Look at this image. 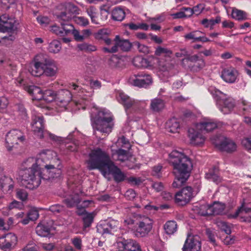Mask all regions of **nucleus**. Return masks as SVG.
Masks as SVG:
<instances>
[{
	"mask_svg": "<svg viewBox=\"0 0 251 251\" xmlns=\"http://www.w3.org/2000/svg\"><path fill=\"white\" fill-rule=\"evenodd\" d=\"M9 104L8 100L4 97H0V111L4 112Z\"/></svg>",
	"mask_w": 251,
	"mask_h": 251,
	"instance_id": "56",
	"label": "nucleus"
},
{
	"mask_svg": "<svg viewBox=\"0 0 251 251\" xmlns=\"http://www.w3.org/2000/svg\"><path fill=\"white\" fill-rule=\"evenodd\" d=\"M201 245L200 237L189 235L182 248L183 251H200Z\"/></svg>",
	"mask_w": 251,
	"mask_h": 251,
	"instance_id": "22",
	"label": "nucleus"
},
{
	"mask_svg": "<svg viewBox=\"0 0 251 251\" xmlns=\"http://www.w3.org/2000/svg\"><path fill=\"white\" fill-rule=\"evenodd\" d=\"M58 71L57 62L43 54H39L35 56L33 66L29 69L31 75L34 76L44 75L47 77H54Z\"/></svg>",
	"mask_w": 251,
	"mask_h": 251,
	"instance_id": "4",
	"label": "nucleus"
},
{
	"mask_svg": "<svg viewBox=\"0 0 251 251\" xmlns=\"http://www.w3.org/2000/svg\"><path fill=\"white\" fill-rule=\"evenodd\" d=\"M5 32H7V31H2V28L0 27V43L3 45L10 44L11 42L15 39L14 36L12 34H10L8 36L4 35L3 34Z\"/></svg>",
	"mask_w": 251,
	"mask_h": 251,
	"instance_id": "42",
	"label": "nucleus"
},
{
	"mask_svg": "<svg viewBox=\"0 0 251 251\" xmlns=\"http://www.w3.org/2000/svg\"><path fill=\"white\" fill-rule=\"evenodd\" d=\"M17 237L12 233H8L0 237V249L3 251H11L17 244Z\"/></svg>",
	"mask_w": 251,
	"mask_h": 251,
	"instance_id": "18",
	"label": "nucleus"
},
{
	"mask_svg": "<svg viewBox=\"0 0 251 251\" xmlns=\"http://www.w3.org/2000/svg\"><path fill=\"white\" fill-rule=\"evenodd\" d=\"M169 161L173 167V173L175 176L173 186L179 187L190 176L193 167L191 160L183 153L174 150L169 154Z\"/></svg>",
	"mask_w": 251,
	"mask_h": 251,
	"instance_id": "3",
	"label": "nucleus"
},
{
	"mask_svg": "<svg viewBox=\"0 0 251 251\" xmlns=\"http://www.w3.org/2000/svg\"><path fill=\"white\" fill-rule=\"evenodd\" d=\"M65 8L69 11L68 13H66L63 10H59L60 12H56L55 14V16L61 24V27L56 24L50 27V30L51 32L59 36L67 35L65 28L69 25L68 23L71 20L72 13L76 12L77 10L76 7L70 4L67 5Z\"/></svg>",
	"mask_w": 251,
	"mask_h": 251,
	"instance_id": "7",
	"label": "nucleus"
},
{
	"mask_svg": "<svg viewBox=\"0 0 251 251\" xmlns=\"http://www.w3.org/2000/svg\"><path fill=\"white\" fill-rule=\"evenodd\" d=\"M130 82L134 86L146 88L152 83V78L150 75L141 73L131 76Z\"/></svg>",
	"mask_w": 251,
	"mask_h": 251,
	"instance_id": "20",
	"label": "nucleus"
},
{
	"mask_svg": "<svg viewBox=\"0 0 251 251\" xmlns=\"http://www.w3.org/2000/svg\"><path fill=\"white\" fill-rule=\"evenodd\" d=\"M116 98L119 102L123 105L126 112L128 109L136 111L140 107L143 108L144 106L142 105L145 103L144 100L140 101L130 98L121 91L116 92Z\"/></svg>",
	"mask_w": 251,
	"mask_h": 251,
	"instance_id": "11",
	"label": "nucleus"
},
{
	"mask_svg": "<svg viewBox=\"0 0 251 251\" xmlns=\"http://www.w3.org/2000/svg\"><path fill=\"white\" fill-rule=\"evenodd\" d=\"M65 201L67 206L69 207L75 206L79 202V199L77 195L70 199L68 198Z\"/></svg>",
	"mask_w": 251,
	"mask_h": 251,
	"instance_id": "51",
	"label": "nucleus"
},
{
	"mask_svg": "<svg viewBox=\"0 0 251 251\" xmlns=\"http://www.w3.org/2000/svg\"><path fill=\"white\" fill-rule=\"evenodd\" d=\"M125 196L127 200H133L136 196V194L133 189H129L126 191Z\"/></svg>",
	"mask_w": 251,
	"mask_h": 251,
	"instance_id": "60",
	"label": "nucleus"
},
{
	"mask_svg": "<svg viewBox=\"0 0 251 251\" xmlns=\"http://www.w3.org/2000/svg\"><path fill=\"white\" fill-rule=\"evenodd\" d=\"M49 209L54 213H58L63 210V207L59 204H55L50 206Z\"/></svg>",
	"mask_w": 251,
	"mask_h": 251,
	"instance_id": "62",
	"label": "nucleus"
},
{
	"mask_svg": "<svg viewBox=\"0 0 251 251\" xmlns=\"http://www.w3.org/2000/svg\"><path fill=\"white\" fill-rule=\"evenodd\" d=\"M125 16V11L121 7H116L112 11V17L115 21H122L124 19Z\"/></svg>",
	"mask_w": 251,
	"mask_h": 251,
	"instance_id": "37",
	"label": "nucleus"
},
{
	"mask_svg": "<svg viewBox=\"0 0 251 251\" xmlns=\"http://www.w3.org/2000/svg\"><path fill=\"white\" fill-rule=\"evenodd\" d=\"M238 76V72L236 69L233 67H228L224 69L221 76L224 81L228 83H234Z\"/></svg>",
	"mask_w": 251,
	"mask_h": 251,
	"instance_id": "24",
	"label": "nucleus"
},
{
	"mask_svg": "<svg viewBox=\"0 0 251 251\" xmlns=\"http://www.w3.org/2000/svg\"><path fill=\"white\" fill-rule=\"evenodd\" d=\"M205 178L209 180L218 184L221 181V178L219 175V171L218 168L214 167L212 170H209L205 174Z\"/></svg>",
	"mask_w": 251,
	"mask_h": 251,
	"instance_id": "36",
	"label": "nucleus"
},
{
	"mask_svg": "<svg viewBox=\"0 0 251 251\" xmlns=\"http://www.w3.org/2000/svg\"><path fill=\"white\" fill-rule=\"evenodd\" d=\"M119 226L118 221L111 220L108 222H101L97 226V231L101 234H113L117 231Z\"/></svg>",
	"mask_w": 251,
	"mask_h": 251,
	"instance_id": "21",
	"label": "nucleus"
},
{
	"mask_svg": "<svg viewBox=\"0 0 251 251\" xmlns=\"http://www.w3.org/2000/svg\"><path fill=\"white\" fill-rule=\"evenodd\" d=\"M242 144L248 150L251 151V136L243 139Z\"/></svg>",
	"mask_w": 251,
	"mask_h": 251,
	"instance_id": "61",
	"label": "nucleus"
},
{
	"mask_svg": "<svg viewBox=\"0 0 251 251\" xmlns=\"http://www.w3.org/2000/svg\"><path fill=\"white\" fill-rule=\"evenodd\" d=\"M44 97L42 100L50 102L55 99L56 94L51 90H47L43 92Z\"/></svg>",
	"mask_w": 251,
	"mask_h": 251,
	"instance_id": "49",
	"label": "nucleus"
},
{
	"mask_svg": "<svg viewBox=\"0 0 251 251\" xmlns=\"http://www.w3.org/2000/svg\"><path fill=\"white\" fill-rule=\"evenodd\" d=\"M153 220L147 216L141 217L137 223L135 235L138 237H145L152 228Z\"/></svg>",
	"mask_w": 251,
	"mask_h": 251,
	"instance_id": "14",
	"label": "nucleus"
},
{
	"mask_svg": "<svg viewBox=\"0 0 251 251\" xmlns=\"http://www.w3.org/2000/svg\"><path fill=\"white\" fill-rule=\"evenodd\" d=\"M28 218L30 221H35L39 217V213L37 210L35 209L31 210L27 214Z\"/></svg>",
	"mask_w": 251,
	"mask_h": 251,
	"instance_id": "58",
	"label": "nucleus"
},
{
	"mask_svg": "<svg viewBox=\"0 0 251 251\" xmlns=\"http://www.w3.org/2000/svg\"><path fill=\"white\" fill-rule=\"evenodd\" d=\"M25 139L24 133L20 130L13 129L9 131L5 135V147L9 151L21 143Z\"/></svg>",
	"mask_w": 251,
	"mask_h": 251,
	"instance_id": "12",
	"label": "nucleus"
},
{
	"mask_svg": "<svg viewBox=\"0 0 251 251\" xmlns=\"http://www.w3.org/2000/svg\"><path fill=\"white\" fill-rule=\"evenodd\" d=\"M65 30L66 32L67 35L72 34L73 35L74 39L78 42H80L83 40V37H82V33L80 34L79 31L75 29L74 26L72 24H69L65 28Z\"/></svg>",
	"mask_w": 251,
	"mask_h": 251,
	"instance_id": "35",
	"label": "nucleus"
},
{
	"mask_svg": "<svg viewBox=\"0 0 251 251\" xmlns=\"http://www.w3.org/2000/svg\"><path fill=\"white\" fill-rule=\"evenodd\" d=\"M118 245L123 248V251H142L139 244L131 239L124 240L118 243Z\"/></svg>",
	"mask_w": 251,
	"mask_h": 251,
	"instance_id": "25",
	"label": "nucleus"
},
{
	"mask_svg": "<svg viewBox=\"0 0 251 251\" xmlns=\"http://www.w3.org/2000/svg\"><path fill=\"white\" fill-rule=\"evenodd\" d=\"M27 91L32 96L33 100H42L44 97L43 92L38 87L30 86L27 88Z\"/></svg>",
	"mask_w": 251,
	"mask_h": 251,
	"instance_id": "33",
	"label": "nucleus"
},
{
	"mask_svg": "<svg viewBox=\"0 0 251 251\" xmlns=\"http://www.w3.org/2000/svg\"><path fill=\"white\" fill-rule=\"evenodd\" d=\"M193 210L196 214L201 216L211 215L212 213L208 204H197L193 206Z\"/></svg>",
	"mask_w": 251,
	"mask_h": 251,
	"instance_id": "32",
	"label": "nucleus"
},
{
	"mask_svg": "<svg viewBox=\"0 0 251 251\" xmlns=\"http://www.w3.org/2000/svg\"><path fill=\"white\" fill-rule=\"evenodd\" d=\"M242 103L243 105L242 109L244 114H251V103L245 101H243Z\"/></svg>",
	"mask_w": 251,
	"mask_h": 251,
	"instance_id": "63",
	"label": "nucleus"
},
{
	"mask_svg": "<svg viewBox=\"0 0 251 251\" xmlns=\"http://www.w3.org/2000/svg\"><path fill=\"white\" fill-rule=\"evenodd\" d=\"M22 251H37V247L35 244H28L22 250Z\"/></svg>",
	"mask_w": 251,
	"mask_h": 251,
	"instance_id": "64",
	"label": "nucleus"
},
{
	"mask_svg": "<svg viewBox=\"0 0 251 251\" xmlns=\"http://www.w3.org/2000/svg\"><path fill=\"white\" fill-rule=\"evenodd\" d=\"M208 91L212 95L216 101L219 110L224 114L230 113L236 105L235 100L232 97L227 96L215 87L211 86Z\"/></svg>",
	"mask_w": 251,
	"mask_h": 251,
	"instance_id": "6",
	"label": "nucleus"
},
{
	"mask_svg": "<svg viewBox=\"0 0 251 251\" xmlns=\"http://www.w3.org/2000/svg\"><path fill=\"white\" fill-rule=\"evenodd\" d=\"M211 215H218L222 214L225 208L224 203L219 202H214L212 205H210Z\"/></svg>",
	"mask_w": 251,
	"mask_h": 251,
	"instance_id": "38",
	"label": "nucleus"
},
{
	"mask_svg": "<svg viewBox=\"0 0 251 251\" xmlns=\"http://www.w3.org/2000/svg\"><path fill=\"white\" fill-rule=\"evenodd\" d=\"M200 34H202V32L199 30H195L189 32L184 36L186 40H191L192 42H198Z\"/></svg>",
	"mask_w": 251,
	"mask_h": 251,
	"instance_id": "44",
	"label": "nucleus"
},
{
	"mask_svg": "<svg viewBox=\"0 0 251 251\" xmlns=\"http://www.w3.org/2000/svg\"><path fill=\"white\" fill-rule=\"evenodd\" d=\"M31 129L33 134L39 138H47L53 141L58 140V137L44 129L43 117L39 113H33L31 118Z\"/></svg>",
	"mask_w": 251,
	"mask_h": 251,
	"instance_id": "8",
	"label": "nucleus"
},
{
	"mask_svg": "<svg viewBox=\"0 0 251 251\" xmlns=\"http://www.w3.org/2000/svg\"><path fill=\"white\" fill-rule=\"evenodd\" d=\"M87 164L89 170L99 169L105 177L112 174L117 182L123 181L125 178L124 174L114 165L108 155L99 148L91 151Z\"/></svg>",
	"mask_w": 251,
	"mask_h": 251,
	"instance_id": "2",
	"label": "nucleus"
},
{
	"mask_svg": "<svg viewBox=\"0 0 251 251\" xmlns=\"http://www.w3.org/2000/svg\"><path fill=\"white\" fill-rule=\"evenodd\" d=\"M203 131L210 132L218 127L217 123L212 120H207L197 124Z\"/></svg>",
	"mask_w": 251,
	"mask_h": 251,
	"instance_id": "31",
	"label": "nucleus"
},
{
	"mask_svg": "<svg viewBox=\"0 0 251 251\" xmlns=\"http://www.w3.org/2000/svg\"><path fill=\"white\" fill-rule=\"evenodd\" d=\"M112 156L115 160L124 162L127 160L131 156L129 151L123 149L112 150Z\"/></svg>",
	"mask_w": 251,
	"mask_h": 251,
	"instance_id": "28",
	"label": "nucleus"
},
{
	"mask_svg": "<svg viewBox=\"0 0 251 251\" xmlns=\"http://www.w3.org/2000/svg\"><path fill=\"white\" fill-rule=\"evenodd\" d=\"M72 99V94L70 91L62 90L59 92L57 99L62 107H66L69 104Z\"/></svg>",
	"mask_w": 251,
	"mask_h": 251,
	"instance_id": "27",
	"label": "nucleus"
},
{
	"mask_svg": "<svg viewBox=\"0 0 251 251\" xmlns=\"http://www.w3.org/2000/svg\"><path fill=\"white\" fill-rule=\"evenodd\" d=\"M19 25V21L14 16L7 14L0 15V27L2 31L11 33L17 30Z\"/></svg>",
	"mask_w": 251,
	"mask_h": 251,
	"instance_id": "15",
	"label": "nucleus"
},
{
	"mask_svg": "<svg viewBox=\"0 0 251 251\" xmlns=\"http://www.w3.org/2000/svg\"><path fill=\"white\" fill-rule=\"evenodd\" d=\"M165 102L159 98H155L151 100L150 107L152 111L158 112L164 109Z\"/></svg>",
	"mask_w": 251,
	"mask_h": 251,
	"instance_id": "34",
	"label": "nucleus"
},
{
	"mask_svg": "<svg viewBox=\"0 0 251 251\" xmlns=\"http://www.w3.org/2000/svg\"><path fill=\"white\" fill-rule=\"evenodd\" d=\"M58 159L57 157L56 153L50 150H45L42 151L38 155L36 159L34 158H29L24 162V166H43L44 164H47V162L51 160L50 164H57L56 159Z\"/></svg>",
	"mask_w": 251,
	"mask_h": 251,
	"instance_id": "10",
	"label": "nucleus"
},
{
	"mask_svg": "<svg viewBox=\"0 0 251 251\" xmlns=\"http://www.w3.org/2000/svg\"><path fill=\"white\" fill-rule=\"evenodd\" d=\"M72 243L76 249L80 250L82 249V241L80 238L75 237L72 239Z\"/></svg>",
	"mask_w": 251,
	"mask_h": 251,
	"instance_id": "57",
	"label": "nucleus"
},
{
	"mask_svg": "<svg viewBox=\"0 0 251 251\" xmlns=\"http://www.w3.org/2000/svg\"><path fill=\"white\" fill-rule=\"evenodd\" d=\"M200 126L195 124L188 129V136L192 144L200 145L203 144L205 141L206 137Z\"/></svg>",
	"mask_w": 251,
	"mask_h": 251,
	"instance_id": "16",
	"label": "nucleus"
},
{
	"mask_svg": "<svg viewBox=\"0 0 251 251\" xmlns=\"http://www.w3.org/2000/svg\"><path fill=\"white\" fill-rule=\"evenodd\" d=\"M94 218V214L93 213H86L84 215V217L83 218V220L84 222V226L85 227H88L90 226L91 223L93 222Z\"/></svg>",
	"mask_w": 251,
	"mask_h": 251,
	"instance_id": "53",
	"label": "nucleus"
},
{
	"mask_svg": "<svg viewBox=\"0 0 251 251\" xmlns=\"http://www.w3.org/2000/svg\"><path fill=\"white\" fill-rule=\"evenodd\" d=\"M166 129L167 131L173 133L179 132L180 129L179 122L176 118H172L166 123Z\"/></svg>",
	"mask_w": 251,
	"mask_h": 251,
	"instance_id": "29",
	"label": "nucleus"
},
{
	"mask_svg": "<svg viewBox=\"0 0 251 251\" xmlns=\"http://www.w3.org/2000/svg\"><path fill=\"white\" fill-rule=\"evenodd\" d=\"M90 86L91 89H100L101 87V82L97 80H91L90 81Z\"/></svg>",
	"mask_w": 251,
	"mask_h": 251,
	"instance_id": "59",
	"label": "nucleus"
},
{
	"mask_svg": "<svg viewBox=\"0 0 251 251\" xmlns=\"http://www.w3.org/2000/svg\"><path fill=\"white\" fill-rule=\"evenodd\" d=\"M61 49L60 42L57 40H53L50 42L48 46V51L52 53H57Z\"/></svg>",
	"mask_w": 251,
	"mask_h": 251,
	"instance_id": "39",
	"label": "nucleus"
},
{
	"mask_svg": "<svg viewBox=\"0 0 251 251\" xmlns=\"http://www.w3.org/2000/svg\"><path fill=\"white\" fill-rule=\"evenodd\" d=\"M24 204L22 202L17 201H13L8 206V209L12 210L14 208L18 209H22L24 208Z\"/></svg>",
	"mask_w": 251,
	"mask_h": 251,
	"instance_id": "54",
	"label": "nucleus"
},
{
	"mask_svg": "<svg viewBox=\"0 0 251 251\" xmlns=\"http://www.w3.org/2000/svg\"><path fill=\"white\" fill-rule=\"evenodd\" d=\"M133 45L137 48L138 51L144 54H148L150 52L149 48L148 46L140 44L138 42H134Z\"/></svg>",
	"mask_w": 251,
	"mask_h": 251,
	"instance_id": "52",
	"label": "nucleus"
},
{
	"mask_svg": "<svg viewBox=\"0 0 251 251\" xmlns=\"http://www.w3.org/2000/svg\"><path fill=\"white\" fill-rule=\"evenodd\" d=\"M211 140L212 143L221 151L229 152L236 150L237 146L235 142L223 136L212 137Z\"/></svg>",
	"mask_w": 251,
	"mask_h": 251,
	"instance_id": "13",
	"label": "nucleus"
},
{
	"mask_svg": "<svg viewBox=\"0 0 251 251\" xmlns=\"http://www.w3.org/2000/svg\"><path fill=\"white\" fill-rule=\"evenodd\" d=\"M90 114L94 130L106 134L111 132L114 126L113 116L108 110L94 107Z\"/></svg>",
	"mask_w": 251,
	"mask_h": 251,
	"instance_id": "5",
	"label": "nucleus"
},
{
	"mask_svg": "<svg viewBox=\"0 0 251 251\" xmlns=\"http://www.w3.org/2000/svg\"><path fill=\"white\" fill-rule=\"evenodd\" d=\"M132 62L134 66L137 67L145 68L146 64L145 58L141 56H137L135 57L133 59Z\"/></svg>",
	"mask_w": 251,
	"mask_h": 251,
	"instance_id": "50",
	"label": "nucleus"
},
{
	"mask_svg": "<svg viewBox=\"0 0 251 251\" xmlns=\"http://www.w3.org/2000/svg\"><path fill=\"white\" fill-rule=\"evenodd\" d=\"M57 164H44L43 166H25L28 167L22 175V182L26 188L33 189L40 184L41 179L48 180L57 177L61 174V161L56 159Z\"/></svg>",
	"mask_w": 251,
	"mask_h": 251,
	"instance_id": "1",
	"label": "nucleus"
},
{
	"mask_svg": "<svg viewBox=\"0 0 251 251\" xmlns=\"http://www.w3.org/2000/svg\"><path fill=\"white\" fill-rule=\"evenodd\" d=\"M115 46H116L117 51L118 48L124 51H128L132 47V44L128 40H121L120 36L117 35L115 38Z\"/></svg>",
	"mask_w": 251,
	"mask_h": 251,
	"instance_id": "30",
	"label": "nucleus"
},
{
	"mask_svg": "<svg viewBox=\"0 0 251 251\" xmlns=\"http://www.w3.org/2000/svg\"><path fill=\"white\" fill-rule=\"evenodd\" d=\"M51 225V221L50 222V223L43 222L39 224L36 228V233L41 237L48 236L52 228Z\"/></svg>",
	"mask_w": 251,
	"mask_h": 251,
	"instance_id": "26",
	"label": "nucleus"
},
{
	"mask_svg": "<svg viewBox=\"0 0 251 251\" xmlns=\"http://www.w3.org/2000/svg\"><path fill=\"white\" fill-rule=\"evenodd\" d=\"M68 4L72 5L73 6L76 7L77 9L76 12L72 13L71 20L73 19L75 24H76L80 26H87V25H88L89 22L86 18H85L84 17H82V16H75L77 14H79L80 10L74 4L71 3V2H66V3H61L57 6V9L59 10H63V11L65 12L66 13H68L69 11L66 10L65 8V7Z\"/></svg>",
	"mask_w": 251,
	"mask_h": 251,
	"instance_id": "19",
	"label": "nucleus"
},
{
	"mask_svg": "<svg viewBox=\"0 0 251 251\" xmlns=\"http://www.w3.org/2000/svg\"><path fill=\"white\" fill-rule=\"evenodd\" d=\"M231 16L233 18L239 21L244 20L247 18L246 12L237 9H233L232 10Z\"/></svg>",
	"mask_w": 251,
	"mask_h": 251,
	"instance_id": "45",
	"label": "nucleus"
},
{
	"mask_svg": "<svg viewBox=\"0 0 251 251\" xmlns=\"http://www.w3.org/2000/svg\"><path fill=\"white\" fill-rule=\"evenodd\" d=\"M36 20L38 24L43 27H47L51 22V20L45 16L39 15L37 17Z\"/></svg>",
	"mask_w": 251,
	"mask_h": 251,
	"instance_id": "48",
	"label": "nucleus"
},
{
	"mask_svg": "<svg viewBox=\"0 0 251 251\" xmlns=\"http://www.w3.org/2000/svg\"><path fill=\"white\" fill-rule=\"evenodd\" d=\"M216 225L221 230L224 231L226 234H230L231 233L230 226L225 222L223 221H217Z\"/></svg>",
	"mask_w": 251,
	"mask_h": 251,
	"instance_id": "47",
	"label": "nucleus"
},
{
	"mask_svg": "<svg viewBox=\"0 0 251 251\" xmlns=\"http://www.w3.org/2000/svg\"><path fill=\"white\" fill-rule=\"evenodd\" d=\"M17 197L22 201H25L28 196L27 192L25 190L18 189L16 192Z\"/></svg>",
	"mask_w": 251,
	"mask_h": 251,
	"instance_id": "55",
	"label": "nucleus"
},
{
	"mask_svg": "<svg viewBox=\"0 0 251 251\" xmlns=\"http://www.w3.org/2000/svg\"><path fill=\"white\" fill-rule=\"evenodd\" d=\"M192 195L191 187L188 186L184 187L176 194V201L180 204H185L189 201L192 198Z\"/></svg>",
	"mask_w": 251,
	"mask_h": 251,
	"instance_id": "23",
	"label": "nucleus"
},
{
	"mask_svg": "<svg viewBox=\"0 0 251 251\" xmlns=\"http://www.w3.org/2000/svg\"><path fill=\"white\" fill-rule=\"evenodd\" d=\"M145 68L149 69L158 68L161 71L165 72L168 71L173 67V65L169 62L167 61L163 62L153 56H150L145 58Z\"/></svg>",
	"mask_w": 251,
	"mask_h": 251,
	"instance_id": "17",
	"label": "nucleus"
},
{
	"mask_svg": "<svg viewBox=\"0 0 251 251\" xmlns=\"http://www.w3.org/2000/svg\"><path fill=\"white\" fill-rule=\"evenodd\" d=\"M69 88L76 91L78 93V97L76 99L73 100L70 104L74 106L73 110L75 111L77 109L80 108L84 109L87 103L93 95L94 91L92 90L90 91H87L74 83L70 84Z\"/></svg>",
	"mask_w": 251,
	"mask_h": 251,
	"instance_id": "9",
	"label": "nucleus"
},
{
	"mask_svg": "<svg viewBox=\"0 0 251 251\" xmlns=\"http://www.w3.org/2000/svg\"><path fill=\"white\" fill-rule=\"evenodd\" d=\"M165 232L168 234H173L176 231L177 226L174 221H169L166 223L164 226Z\"/></svg>",
	"mask_w": 251,
	"mask_h": 251,
	"instance_id": "40",
	"label": "nucleus"
},
{
	"mask_svg": "<svg viewBox=\"0 0 251 251\" xmlns=\"http://www.w3.org/2000/svg\"><path fill=\"white\" fill-rule=\"evenodd\" d=\"M173 52L170 49L159 46L156 48L154 54L156 56H164L165 57H170Z\"/></svg>",
	"mask_w": 251,
	"mask_h": 251,
	"instance_id": "41",
	"label": "nucleus"
},
{
	"mask_svg": "<svg viewBox=\"0 0 251 251\" xmlns=\"http://www.w3.org/2000/svg\"><path fill=\"white\" fill-rule=\"evenodd\" d=\"M77 47L79 50L86 52L94 51L97 50L95 46L86 43L79 44L77 45Z\"/></svg>",
	"mask_w": 251,
	"mask_h": 251,
	"instance_id": "46",
	"label": "nucleus"
},
{
	"mask_svg": "<svg viewBox=\"0 0 251 251\" xmlns=\"http://www.w3.org/2000/svg\"><path fill=\"white\" fill-rule=\"evenodd\" d=\"M0 2L3 8L8 9H12V12L15 13L17 8L16 0H0Z\"/></svg>",
	"mask_w": 251,
	"mask_h": 251,
	"instance_id": "43",
	"label": "nucleus"
}]
</instances>
